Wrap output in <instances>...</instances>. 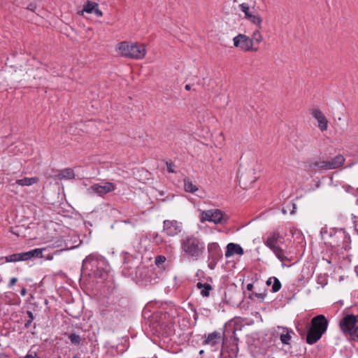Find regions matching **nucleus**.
I'll use <instances>...</instances> for the list:
<instances>
[{
  "instance_id": "f257e3e1",
  "label": "nucleus",
  "mask_w": 358,
  "mask_h": 358,
  "mask_svg": "<svg viewBox=\"0 0 358 358\" xmlns=\"http://www.w3.org/2000/svg\"><path fill=\"white\" fill-rule=\"evenodd\" d=\"M182 255L193 261L201 259L206 251V243L201 238L194 234H186L180 240Z\"/></svg>"
},
{
  "instance_id": "f03ea898",
  "label": "nucleus",
  "mask_w": 358,
  "mask_h": 358,
  "mask_svg": "<svg viewBox=\"0 0 358 358\" xmlns=\"http://www.w3.org/2000/svg\"><path fill=\"white\" fill-rule=\"evenodd\" d=\"M178 315L176 308H170L169 311L164 313H157L152 316L149 326L154 334H161L163 329L171 324Z\"/></svg>"
},
{
  "instance_id": "7ed1b4c3",
  "label": "nucleus",
  "mask_w": 358,
  "mask_h": 358,
  "mask_svg": "<svg viewBox=\"0 0 358 358\" xmlns=\"http://www.w3.org/2000/svg\"><path fill=\"white\" fill-rule=\"evenodd\" d=\"M282 241L283 238L280 236V233L277 231H274L267 235L264 241V245L273 252L276 258L279 259L282 263V266H284V262H289L292 259L289 257V253L279 245V243Z\"/></svg>"
},
{
  "instance_id": "20e7f679",
  "label": "nucleus",
  "mask_w": 358,
  "mask_h": 358,
  "mask_svg": "<svg viewBox=\"0 0 358 358\" xmlns=\"http://www.w3.org/2000/svg\"><path fill=\"white\" fill-rule=\"evenodd\" d=\"M83 268L90 269L95 275L103 278L110 266L105 257L98 254H91L83 261Z\"/></svg>"
},
{
  "instance_id": "39448f33",
  "label": "nucleus",
  "mask_w": 358,
  "mask_h": 358,
  "mask_svg": "<svg viewBox=\"0 0 358 358\" xmlns=\"http://www.w3.org/2000/svg\"><path fill=\"white\" fill-rule=\"evenodd\" d=\"M310 324L306 335V342L313 345L317 342L326 332L329 322L324 315H318L312 318Z\"/></svg>"
},
{
  "instance_id": "423d86ee",
  "label": "nucleus",
  "mask_w": 358,
  "mask_h": 358,
  "mask_svg": "<svg viewBox=\"0 0 358 358\" xmlns=\"http://www.w3.org/2000/svg\"><path fill=\"white\" fill-rule=\"evenodd\" d=\"M117 50L121 56L134 59H142L146 54V50L143 45L128 41L119 43L117 45Z\"/></svg>"
},
{
  "instance_id": "0eeeda50",
  "label": "nucleus",
  "mask_w": 358,
  "mask_h": 358,
  "mask_svg": "<svg viewBox=\"0 0 358 358\" xmlns=\"http://www.w3.org/2000/svg\"><path fill=\"white\" fill-rule=\"evenodd\" d=\"M358 315H347L339 322L342 332L353 341H358Z\"/></svg>"
},
{
  "instance_id": "6e6552de",
  "label": "nucleus",
  "mask_w": 358,
  "mask_h": 358,
  "mask_svg": "<svg viewBox=\"0 0 358 358\" xmlns=\"http://www.w3.org/2000/svg\"><path fill=\"white\" fill-rule=\"evenodd\" d=\"M240 10L244 13V17L251 24L255 25L257 28L262 29L263 18L257 13L255 7L250 8L248 3H242L238 6Z\"/></svg>"
},
{
  "instance_id": "1a4fd4ad",
  "label": "nucleus",
  "mask_w": 358,
  "mask_h": 358,
  "mask_svg": "<svg viewBox=\"0 0 358 358\" xmlns=\"http://www.w3.org/2000/svg\"><path fill=\"white\" fill-rule=\"evenodd\" d=\"M200 220L201 222L208 221L214 224H221L227 222V217H224L223 213L220 210L211 209L202 211Z\"/></svg>"
},
{
  "instance_id": "9d476101",
  "label": "nucleus",
  "mask_w": 358,
  "mask_h": 358,
  "mask_svg": "<svg viewBox=\"0 0 358 358\" xmlns=\"http://www.w3.org/2000/svg\"><path fill=\"white\" fill-rule=\"evenodd\" d=\"M115 189V185L110 182H103L100 184H94L91 185L87 192L89 194H96L98 196H103V195L112 192Z\"/></svg>"
},
{
  "instance_id": "9b49d317",
  "label": "nucleus",
  "mask_w": 358,
  "mask_h": 358,
  "mask_svg": "<svg viewBox=\"0 0 358 358\" xmlns=\"http://www.w3.org/2000/svg\"><path fill=\"white\" fill-rule=\"evenodd\" d=\"M182 229V223L175 220H166L163 222V232L170 237L178 235Z\"/></svg>"
},
{
  "instance_id": "f8f14e48",
  "label": "nucleus",
  "mask_w": 358,
  "mask_h": 358,
  "mask_svg": "<svg viewBox=\"0 0 358 358\" xmlns=\"http://www.w3.org/2000/svg\"><path fill=\"white\" fill-rule=\"evenodd\" d=\"M234 45L243 51H257V48H253L252 39L245 34H239L233 38Z\"/></svg>"
},
{
  "instance_id": "ddd939ff",
  "label": "nucleus",
  "mask_w": 358,
  "mask_h": 358,
  "mask_svg": "<svg viewBox=\"0 0 358 358\" xmlns=\"http://www.w3.org/2000/svg\"><path fill=\"white\" fill-rule=\"evenodd\" d=\"M275 334L279 337L283 345H289L291 343L292 335L294 334V332L292 329L287 327L278 326L275 329Z\"/></svg>"
},
{
  "instance_id": "4468645a",
  "label": "nucleus",
  "mask_w": 358,
  "mask_h": 358,
  "mask_svg": "<svg viewBox=\"0 0 358 358\" xmlns=\"http://www.w3.org/2000/svg\"><path fill=\"white\" fill-rule=\"evenodd\" d=\"M151 271L144 266L136 267L135 270V277L142 283L145 285L152 284L153 279L150 273Z\"/></svg>"
},
{
  "instance_id": "2eb2a0df",
  "label": "nucleus",
  "mask_w": 358,
  "mask_h": 358,
  "mask_svg": "<svg viewBox=\"0 0 358 358\" xmlns=\"http://www.w3.org/2000/svg\"><path fill=\"white\" fill-rule=\"evenodd\" d=\"M311 115L317 121L318 127L322 131H324L328 128V120L324 113L318 108L312 110Z\"/></svg>"
},
{
  "instance_id": "dca6fc26",
  "label": "nucleus",
  "mask_w": 358,
  "mask_h": 358,
  "mask_svg": "<svg viewBox=\"0 0 358 358\" xmlns=\"http://www.w3.org/2000/svg\"><path fill=\"white\" fill-rule=\"evenodd\" d=\"M74 248L75 246L73 245H69L66 241L63 240L62 238H58L55 239L52 243L47 245V247L45 248H46V250L49 249L58 248L59 250L55 252V254H58L62 251L71 250Z\"/></svg>"
},
{
  "instance_id": "f3484780",
  "label": "nucleus",
  "mask_w": 358,
  "mask_h": 358,
  "mask_svg": "<svg viewBox=\"0 0 358 358\" xmlns=\"http://www.w3.org/2000/svg\"><path fill=\"white\" fill-rule=\"evenodd\" d=\"M325 170H329L327 166V162L325 160H322L321 159H313L308 163V171L317 173Z\"/></svg>"
},
{
  "instance_id": "a211bd4d",
  "label": "nucleus",
  "mask_w": 358,
  "mask_h": 358,
  "mask_svg": "<svg viewBox=\"0 0 358 358\" xmlns=\"http://www.w3.org/2000/svg\"><path fill=\"white\" fill-rule=\"evenodd\" d=\"M208 259H221L222 257V250L217 243H209L207 245Z\"/></svg>"
},
{
  "instance_id": "6ab92c4d",
  "label": "nucleus",
  "mask_w": 358,
  "mask_h": 358,
  "mask_svg": "<svg viewBox=\"0 0 358 358\" xmlns=\"http://www.w3.org/2000/svg\"><path fill=\"white\" fill-rule=\"evenodd\" d=\"M244 254V250L243 248L237 243H229L227 245L226 251H225V257L226 258H229L234 255H243Z\"/></svg>"
},
{
  "instance_id": "aec40b11",
  "label": "nucleus",
  "mask_w": 358,
  "mask_h": 358,
  "mask_svg": "<svg viewBox=\"0 0 358 358\" xmlns=\"http://www.w3.org/2000/svg\"><path fill=\"white\" fill-rule=\"evenodd\" d=\"M345 158L341 155H338L331 160H327L328 169H336L342 166L345 162Z\"/></svg>"
},
{
  "instance_id": "412c9836",
  "label": "nucleus",
  "mask_w": 358,
  "mask_h": 358,
  "mask_svg": "<svg viewBox=\"0 0 358 358\" xmlns=\"http://www.w3.org/2000/svg\"><path fill=\"white\" fill-rule=\"evenodd\" d=\"M221 340V334L218 331H213V333L209 334L206 340L204 341V343L206 345H210V346H215L216 345L220 343Z\"/></svg>"
},
{
  "instance_id": "4be33fe9",
  "label": "nucleus",
  "mask_w": 358,
  "mask_h": 358,
  "mask_svg": "<svg viewBox=\"0 0 358 358\" xmlns=\"http://www.w3.org/2000/svg\"><path fill=\"white\" fill-rule=\"evenodd\" d=\"M46 250V248H36L28 252H23L24 259L28 260L32 257H43V251Z\"/></svg>"
},
{
  "instance_id": "5701e85b",
  "label": "nucleus",
  "mask_w": 358,
  "mask_h": 358,
  "mask_svg": "<svg viewBox=\"0 0 358 358\" xmlns=\"http://www.w3.org/2000/svg\"><path fill=\"white\" fill-rule=\"evenodd\" d=\"M196 287L200 290L201 295L203 297L209 296L210 292L213 289L210 284L201 282L196 283Z\"/></svg>"
},
{
  "instance_id": "b1692460",
  "label": "nucleus",
  "mask_w": 358,
  "mask_h": 358,
  "mask_svg": "<svg viewBox=\"0 0 358 358\" xmlns=\"http://www.w3.org/2000/svg\"><path fill=\"white\" fill-rule=\"evenodd\" d=\"M183 183H184V190L186 192L194 193L198 190L197 186L196 185H194L192 182V181L188 178H184Z\"/></svg>"
},
{
  "instance_id": "393cba45",
  "label": "nucleus",
  "mask_w": 358,
  "mask_h": 358,
  "mask_svg": "<svg viewBox=\"0 0 358 358\" xmlns=\"http://www.w3.org/2000/svg\"><path fill=\"white\" fill-rule=\"evenodd\" d=\"M38 178L36 177L31 178H23L22 179L17 180L15 183L20 186H30L38 182Z\"/></svg>"
},
{
  "instance_id": "a878e982",
  "label": "nucleus",
  "mask_w": 358,
  "mask_h": 358,
  "mask_svg": "<svg viewBox=\"0 0 358 358\" xmlns=\"http://www.w3.org/2000/svg\"><path fill=\"white\" fill-rule=\"evenodd\" d=\"M149 240L155 245H159L164 242V238L157 232H150L148 234Z\"/></svg>"
},
{
  "instance_id": "bb28decb",
  "label": "nucleus",
  "mask_w": 358,
  "mask_h": 358,
  "mask_svg": "<svg viewBox=\"0 0 358 358\" xmlns=\"http://www.w3.org/2000/svg\"><path fill=\"white\" fill-rule=\"evenodd\" d=\"M6 262H16L19 261H24L23 252L15 253L4 257Z\"/></svg>"
},
{
  "instance_id": "cd10ccee",
  "label": "nucleus",
  "mask_w": 358,
  "mask_h": 358,
  "mask_svg": "<svg viewBox=\"0 0 358 358\" xmlns=\"http://www.w3.org/2000/svg\"><path fill=\"white\" fill-rule=\"evenodd\" d=\"M68 338L72 345L76 346L80 345L82 343V341L85 340V338H82L79 335L75 333L69 334L68 335Z\"/></svg>"
},
{
  "instance_id": "c85d7f7f",
  "label": "nucleus",
  "mask_w": 358,
  "mask_h": 358,
  "mask_svg": "<svg viewBox=\"0 0 358 358\" xmlns=\"http://www.w3.org/2000/svg\"><path fill=\"white\" fill-rule=\"evenodd\" d=\"M74 176L73 171L71 169H66L62 170L58 176L60 179H72Z\"/></svg>"
},
{
  "instance_id": "c756f323",
  "label": "nucleus",
  "mask_w": 358,
  "mask_h": 358,
  "mask_svg": "<svg viewBox=\"0 0 358 358\" xmlns=\"http://www.w3.org/2000/svg\"><path fill=\"white\" fill-rule=\"evenodd\" d=\"M260 29H261L257 28L255 30L252 34V38H250L252 39V42L255 41L257 44L260 43L263 40V36L260 32Z\"/></svg>"
},
{
  "instance_id": "7c9ffc66",
  "label": "nucleus",
  "mask_w": 358,
  "mask_h": 358,
  "mask_svg": "<svg viewBox=\"0 0 358 358\" xmlns=\"http://www.w3.org/2000/svg\"><path fill=\"white\" fill-rule=\"evenodd\" d=\"M266 296V291L264 289L263 292H260V293L252 292V293H251L249 296V298L251 300H254L255 299H259L263 301Z\"/></svg>"
},
{
  "instance_id": "2f4dec72",
  "label": "nucleus",
  "mask_w": 358,
  "mask_h": 358,
  "mask_svg": "<svg viewBox=\"0 0 358 358\" xmlns=\"http://www.w3.org/2000/svg\"><path fill=\"white\" fill-rule=\"evenodd\" d=\"M98 4L95 3H92L88 1L87 4L84 6L83 11H85L87 13H93L94 9L96 8Z\"/></svg>"
},
{
  "instance_id": "473e14b6",
  "label": "nucleus",
  "mask_w": 358,
  "mask_h": 358,
  "mask_svg": "<svg viewBox=\"0 0 358 358\" xmlns=\"http://www.w3.org/2000/svg\"><path fill=\"white\" fill-rule=\"evenodd\" d=\"M281 288V283L277 278H273V284L272 285V292H277Z\"/></svg>"
},
{
  "instance_id": "72a5a7b5",
  "label": "nucleus",
  "mask_w": 358,
  "mask_h": 358,
  "mask_svg": "<svg viewBox=\"0 0 358 358\" xmlns=\"http://www.w3.org/2000/svg\"><path fill=\"white\" fill-rule=\"evenodd\" d=\"M220 259H208V266L211 269V270H213L218 261L220 260Z\"/></svg>"
},
{
  "instance_id": "f704fd0d",
  "label": "nucleus",
  "mask_w": 358,
  "mask_h": 358,
  "mask_svg": "<svg viewBox=\"0 0 358 358\" xmlns=\"http://www.w3.org/2000/svg\"><path fill=\"white\" fill-rule=\"evenodd\" d=\"M166 170L169 173H174L175 172V165L171 162H166Z\"/></svg>"
},
{
  "instance_id": "c9c22d12",
  "label": "nucleus",
  "mask_w": 358,
  "mask_h": 358,
  "mask_svg": "<svg viewBox=\"0 0 358 358\" xmlns=\"http://www.w3.org/2000/svg\"><path fill=\"white\" fill-rule=\"evenodd\" d=\"M166 257L162 255H159L155 257V264L157 266H159L162 263H164L166 261Z\"/></svg>"
},
{
  "instance_id": "e433bc0d",
  "label": "nucleus",
  "mask_w": 358,
  "mask_h": 358,
  "mask_svg": "<svg viewBox=\"0 0 358 358\" xmlns=\"http://www.w3.org/2000/svg\"><path fill=\"white\" fill-rule=\"evenodd\" d=\"M123 257H124V266L127 269L129 270L131 267L129 266V265H127V260H129L131 259V256L127 253V252H125V253H123Z\"/></svg>"
},
{
  "instance_id": "4c0bfd02",
  "label": "nucleus",
  "mask_w": 358,
  "mask_h": 358,
  "mask_svg": "<svg viewBox=\"0 0 358 358\" xmlns=\"http://www.w3.org/2000/svg\"><path fill=\"white\" fill-rule=\"evenodd\" d=\"M343 236L344 242H345L346 243H348L350 242V236L349 234L343 232Z\"/></svg>"
},
{
  "instance_id": "58836bf2",
  "label": "nucleus",
  "mask_w": 358,
  "mask_h": 358,
  "mask_svg": "<svg viewBox=\"0 0 358 358\" xmlns=\"http://www.w3.org/2000/svg\"><path fill=\"white\" fill-rule=\"evenodd\" d=\"M93 13H94L97 17H101L103 15L102 12L99 9L98 6L94 9Z\"/></svg>"
},
{
  "instance_id": "ea45409f",
  "label": "nucleus",
  "mask_w": 358,
  "mask_h": 358,
  "mask_svg": "<svg viewBox=\"0 0 358 358\" xmlns=\"http://www.w3.org/2000/svg\"><path fill=\"white\" fill-rule=\"evenodd\" d=\"M20 358H38L37 357V355L36 353H34V354H27V355L24 356V357H21Z\"/></svg>"
},
{
  "instance_id": "a19ab883",
  "label": "nucleus",
  "mask_w": 358,
  "mask_h": 358,
  "mask_svg": "<svg viewBox=\"0 0 358 358\" xmlns=\"http://www.w3.org/2000/svg\"><path fill=\"white\" fill-rule=\"evenodd\" d=\"M17 281V279L16 278H12L10 280V282L8 284V286L10 287L12 286H13L15 282Z\"/></svg>"
},
{
  "instance_id": "79ce46f5",
  "label": "nucleus",
  "mask_w": 358,
  "mask_h": 358,
  "mask_svg": "<svg viewBox=\"0 0 358 358\" xmlns=\"http://www.w3.org/2000/svg\"><path fill=\"white\" fill-rule=\"evenodd\" d=\"M36 8V6L34 3H30L27 7V9H29V10H31V11H35Z\"/></svg>"
},
{
  "instance_id": "37998d69",
  "label": "nucleus",
  "mask_w": 358,
  "mask_h": 358,
  "mask_svg": "<svg viewBox=\"0 0 358 358\" xmlns=\"http://www.w3.org/2000/svg\"><path fill=\"white\" fill-rule=\"evenodd\" d=\"M27 314L29 317V320L33 322V320L34 319L33 313L31 311L28 310L27 312Z\"/></svg>"
},
{
  "instance_id": "c03bdc74",
  "label": "nucleus",
  "mask_w": 358,
  "mask_h": 358,
  "mask_svg": "<svg viewBox=\"0 0 358 358\" xmlns=\"http://www.w3.org/2000/svg\"><path fill=\"white\" fill-rule=\"evenodd\" d=\"M253 287H254V286H253V284H252V283H249V284H248V285H247V289H248V291H252V289H253Z\"/></svg>"
},
{
  "instance_id": "a18cd8bd",
  "label": "nucleus",
  "mask_w": 358,
  "mask_h": 358,
  "mask_svg": "<svg viewBox=\"0 0 358 358\" xmlns=\"http://www.w3.org/2000/svg\"><path fill=\"white\" fill-rule=\"evenodd\" d=\"M32 321H30L29 319L25 322L24 324V327L28 328L31 324Z\"/></svg>"
},
{
  "instance_id": "49530a36",
  "label": "nucleus",
  "mask_w": 358,
  "mask_h": 358,
  "mask_svg": "<svg viewBox=\"0 0 358 358\" xmlns=\"http://www.w3.org/2000/svg\"><path fill=\"white\" fill-rule=\"evenodd\" d=\"M20 294H21V295H22V296H25V295H26V294H27V290H26V289L23 287V288L22 289L21 292H20Z\"/></svg>"
},
{
  "instance_id": "de8ad7c7",
  "label": "nucleus",
  "mask_w": 358,
  "mask_h": 358,
  "mask_svg": "<svg viewBox=\"0 0 358 358\" xmlns=\"http://www.w3.org/2000/svg\"><path fill=\"white\" fill-rule=\"evenodd\" d=\"M191 88H192V87H191V85H189V84H187V85L185 86V89L186 90H187V91L190 90H191Z\"/></svg>"
},
{
  "instance_id": "09e8293b",
  "label": "nucleus",
  "mask_w": 358,
  "mask_h": 358,
  "mask_svg": "<svg viewBox=\"0 0 358 358\" xmlns=\"http://www.w3.org/2000/svg\"><path fill=\"white\" fill-rule=\"evenodd\" d=\"M355 228L358 234V224L355 221Z\"/></svg>"
},
{
  "instance_id": "8fccbe9b",
  "label": "nucleus",
  "mask_w": 358,
  "mask_h": 358,
  "mask_svg": "<svg viewBox=\"0 0 358 358\" xmlns=\"http://www.w3.org/2000/svg\"><path fill=\"white\" fill-rule=\"evenodd\" d=\"M53 258V256L52 255H48V257H45V259L47 260H52Z\"/></svg>"
},
{
  "instance_id": "3c124183",
  "label": "nucleus",
  "mask_w": 358,
  "mask_h": 358,
  "mask_svg": "<svg viewBox=\"0 0 358 358\" xmlns=\"http://www.w3.org/2000/svg\"><path fill=\"white\" fill-rule=\"evenodd\" d=\"M271 280L272 278H268L267 280H266V285H269L271 283Z\"/></svg>"
},
{
  "instance_id": "603ef678",
  "label": "nucleus",
  "mask_w": 358,
  "mask_h": 358,
  "mask_svg": "<svg viewBox=\"0 0 358 358\" xmlns=\"http://www.w3.org/2000/svg\"><path fill=\"white\" fill-rule=\"evenodd\" d=\"M292 206L293 209H292V210L291 213H294V210H295V209H296V207H295V205H294V203H292Z\"/></svg>"
},
{
  "instance_id": "864d4df0",
  "label": "nucleus",
  "mask_w": 358,
  "mask_h": 358,
  "mask_svg": "<svg viewBox=\"0 0 358 358\" xmlns=\"http://www.w3.org/2000/svg\"><path fill=\"white\" fill-rule=\"evenodd\" d=\"M342 248H344L345 250L349 249V247L347 245H343Z\"/></svg>"
},
{
  "instance_id": "5fc2aeb1",
  "label": "nucleus",
  "mask_w": 358,
  "mask_h": 358,
  "mask_svg": "<svg viewBox=\"0 0 358 358\" xmlns=\"http://www.w3.org/2000/svg\"><path fill=\"white\" fill-rule=\"evenodd\" d=\"M322 278H323V277H322V276H319V277H318V280H321V279H322Z\"/></svg>"
},
{
  "instance_id": "6e6d98bb",
  "label": "nucleus",
  "mask_w": 358,
  "mask_h": 358,
  "mask_svg": "<svg viewBox=\"0 0 358 358\" xmlns=\"http://www.w3.org/2000/svg\"><path fill=\"white\" fill-rule=\"evenodd\" d=\"M283 213H286V211L283 209L282 210Z\"/></svg>"
},
{
  "instance_id": "4d7b16f0",
  "label": "nucleus",
  "mask_w": 358,
  "mask_h": 358,
  "mask_svg": "<svg viewBox=\"0 0 358 358\" xmlns=\"http://www.w3.org/2000/svg\"><path fill=\"white\" fill-rule=\"evenodd\" d=\"M73 358H77V357H76V356H75V357H73Z\"/></svg>"
}]
</instances>
